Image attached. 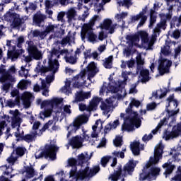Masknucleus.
I'll return each instance as SVG.
<instances>
[{"instance_id": "c9c22d12", "label": "nucleus", "mask_w": 181, "mask_h": 181, "mask_svg": "<svg viewBox=\"0 0 181 181\" xmlns=\"http://www.w3.org/2000/svg\"><path fill=\"white\" fill-rule=\"evenodd\" d=\"M0 73H2V76L0 77L1 83H6V81H8L11 74H9V72H6L4 69H0Z\"/></svg>"}, {"instance_id": "9d476101", "label": "nucleus", "mask_w": 181, "mask_h": 181, "mask_svg": "<svg viewBox=\"0 0 181 181\" xmlns=\"http://www.w3.org/2000/svg\"><path fill=\"white\" fill-rule=\"evenodd\" d=\"M100 28L105 30H109V33L112 35L117 28V23L112 24V20L106 18L103 21V23L100 24Z\"/></svg>"}, {"instance_id": "a211bd4d", "label": "nucleus", "mask_w": 181, "mask_h": 181, "mask_svg": "<svg viewBox=\"0 0 181 181\" xmlns=\"http://www.w3.org/2000/svg\"><path fill=\"white\" fill-rule=\"evenodd\" d=\"M131 151L134 156H139L141 155V151H144V144H141L139 141H134L131 144Z\"/></svg>"}, {"instance_id": "13d9d810", "label": "nucleus", "mask_w": 181, "mask_h": 181, "mask_svg": "<svg viewBox=\"0 0 181 181\" xmlns=\"http://www.w3.org/2000/svg\"><path fill=\"white\" fill-rule=\"evenodd\" d=\"M30 56L31 57H33L34 59H35V60H40V59H42V52H40V51L37 49V52H34Z\"/></svg>"}, {"instance_id": "49530a36", "label": "nucleus", "mask_w": 181, "mask_h": 181, "mask_svg": "<svg viewBox=\"0 0 181 181\" xmlns=\"http://www.w3.org/2000/svg\"><path fill=\"white\" fill-rule=\"evenodd\" d=\"M110 158H111V156H104L101 158L100 163L103 168H105L107 166V163H108V162H110Z\"/></svg>"}, {"instance_id": "69168bd1", "label": "nucleus", "mask_w": 181, "mask_h": 181, "mask_svg": "<svg viewBox=\"0 0 181 181\" xmlns=\"http://www.w3.org/2000/svg\"><path fill=\"white\" fill-rule=\"evenodd\" d=\"M153 138V135H152L151 133H150L148 135V134H144V136L142 137V141L143 142H146V141H151Z\"/></svg>"}, {"instance_id": "412c9836", "label": "nucleus", "mask_w": 181, "mask_h": 181, "mask_svg": "<svg viewBox=\"0 0 181 181\" xmlns=\"http://www.w3.org/2000/svg\"><path fill=\"white\" fill-rule=\"evenodd\" d=\"M146 12H148V6H146L145 8H144L142 9V11H140L139 13L141 15V19H140V21L137 25V28L142 27L143 25H145L146 21H148V16H146V15H145L146 13Z\"/></svg>"}, {"instance_id": "f704fd0d", "label": "nucleus", "mask_w": 181, "mask_h": 181, "mask_svg": "<svg viewBox=\"0 0 181 181\" xmlns=\"http://www.w3.org/2000/svg\"><path fill=\"white\" fill-rule=\"evenodd\" d=\"M112 60H114V57H112V55H110L107 58H105L103 63L104 67L105 69H112Z\"/></svg>"}, {"instance_id": "c85d7f7f", "label": "nucleus", "mask_w": 181, "mask_h": 181, "mask_svg": "<svg viewBox=\"0 0 181 181\" xmlns=\"http://www.w3.org/2000/svg\"><path fill=\"white\" fill-rule=\"evenodd\" d=\"M27 173L28 179H30L35 176L36 171H35V168L33 166L30 165V166H24V171L23 173Z\"/></svg>"}, {"instance_id": "0e129e2a", "label": "nucleus", "mask_w": 181, "mask_h": 181, "mask_svg": "<svg viewBox=\"0 0 181 181\" xmlns=\"http://www.w3.org/2000/svg\"><path fill=\"white\" fill-rule=\"evenodd\" d=\"M157 105L156 103L153 102L151 103H149L147 105V111H152L153 110H155V108H156Z\"/></svg>"}, {"instance_id": "a18cd8bd", "label": "nucleus", "mask_w": 181, "mask_h": 181, "mask_svg": "<svg viewBox=\"0 0 181 181\" xmlns=\"http://www.w3.org/2000/svg\"><path fill=\"white\" fill-rule=\"evenodd\" d=\"M56 28V25H52V23H49L46 28H45V33L47 35L48 33H53L54 32V28Z\"/></svg>"}, {"instance_id": "0eeeda50", "label": "nucleus", "mask_w": 181, "mask_h": 181, "mask_svg": "<svg viewBox=\"0 0 181 181\" xmlns=\"http://www.w3.org/2000/svg\"><path fill=\"white\" fill-rule=\"evenodd\" d=\"M23 53H25V49H16V45H11V49L7 52V59H11L12 62H15Z\"/></svg>"}, {"instance_id": "603ef678", "label": "nucleus", "mask_w": 181, "mask_h": 181, "mask_svg": "<svg viewBox=\"0 0 181 181\" xmlns=\"http://www.w3.org/2000/svg\"><path fill=\"white\" fill-rule=\"evenodd\" d=\"M127 16H128L127 12H122V13H120V14L117 13L115 16V18L117 19V21H119V22H121V21H122V19H125V18H127Z\"/></svg>"}, {"instance_id": "680f3d73", "label": "nucleus", "mask_w": 181, "mask_h": 181, "mask_svg": "<svg viewBox=\"0 0 181 181\" xmlns=\"http://www.w3.org/2000/svg\"><path fill=\"white\" fill-rule=\"evenodd\" d=\"M17 47L22 49L23 43L25 42V37L23 36H20L17 40Z\"/></svg>"}, {"instance_id": "6ab92c4d", "label": "nucleus", "mask_w": 181, "mask_h": 181, "mask_svg": "<svg viewBox=\"0 0 181 181\" xmlns=\"http://www.w3.org/2000/svg\"><path fill=\"white\" fill-rule=\"evenodd\" d=\"M36 136H37V132L35 131L31 134H28L25 136H21V139H17V141H25V142H33L35 139H36Z\"/></svg>"}, {"instance_id": "ea45409f", "label": "nucleus", "mask_w": 181, "mask_h": 181, "mask_svg": "<svg viewBox=\"0 0 181 181\" xmlns=\"http://www.w3.org/2000/svg\"><path fill=\"white\" fill-rule=\"evenodd\" d=\"M170 86V82L168 83V88H164V90H165L164 91L162 89L158 90V91L160 93H161L160 94V95L158 96V98L160 100H162V98H163V97H166L168 93H169L170 91V90L169 89Z\"/></svg>"}, {"instance_id": "1a4fd4ad", "label": "nucleus", "mask_w": 181, "mask_h": 181, "mask_svg": "<svg viewBox=\"0 0 181 181\" xmlns=\"http://www.w3.org/2000/svg\"><path fill=\"white\" fill-rule=\"evenodd\" d=\"M46 19H47V16L39 11L33 15V22L35 26H38V28H43L45 26V21H46Z\"/></svg>"}, {"instance_id": "4d7b16f0", "label": "nucleus", "mask_w": 181, "mask_h": 181, "mask_svg": "<svg viewBox=\"0 0 181 181\" xmlns=\"http://www.w3.org/2000/svg\"><path fill=\"white\" fill-rule=\"evenodd\" d=\"M50 102H51V105H60V103H63V99L55 98L52 100H50Z\"/></svg>"}, {"instance_id": "e433bc0d", "label": "nucleus", "mask_w": 181, "mask_h": 181, "mask_svg": "<svg viewBox=\"0 0 181 181\" xmlns=\"http://www.w3.org/2000/svg\"><path fill=\"white\" fill-rule=\"evenodd\" d=\"M0 73H2V76L0 77L1 83H6V81H8L11 74H9V72H6L4 69H0Z\"/></svg>"}, {"instance_id": "2eb2a0df", "label": "nucleus", "mask_w": 181, "mask_h": 181, "mask_svg": "<svg viewBox=\"0 0 181 181\" xmlns=\"http://www.w3.org/2000/svg\"><path fill=\"white\" fill-rule=\"evenodd\" d=\"M134 129H135V128L131 116L125 117L124 122L122 125V130L127 131V132H131V131H134Z\"/></svg>"}, {"instance_id": "dca6fc26", "label": "nucleus", "mask_w": 181, "mask_h": 181, "mask_svg": "<svg viewBox=\"0 0 181 181\" xmlns=\"http://www.w3.org/2000/svg\"><path fill=\"white\" fill-rule=\"evenodd\" d=\"M87 70H88V78H94L95 77L97 73L100 71V69L97 68V65H95V62H91L87 66Z\"/></svg>"}, {"instance_id": "6e6d98bb", "label": "nucleus", "mask_w": 181, "mask_h": 181, "mask_svg": "<svg viewBox=\"0 0 181 181\" xmlns=\"http://www.w3.org/2000/svg\"><path fill=\"white\" fill-rule=\"evenodd\" d=\"M97 21H101V18L100 17V16L95 15L92 18V19L90 21L89 25L90 26H94V25H95V22H97Z\"/></svg>"}, {"instance_id": "39448f33", "label": "nucleus", "mask_w": 181, "mask_h": 181, "mask_svg": "<svg viewBox=\"0 0 181 181\" xmlns=\"http://www.w3.org/2000/svg\"><path fill=\"white\" fill-rule=\"evenodd\" d=\"M166 101H167L168 104L165 106V111L168 114V116L165 118L168 120V119H169V118H170V117H175V115H176L179 112V110H169V107H170V104H172V103H173L174 110H176V108H177V107L179 105V101L177 100V99L175 98V94H173V93L170 95L167 98Z\"/></svg>"}, {"instance_id": "20e7f679", "label": "nucleus", "mask_w": 181, "mask_h": 181, "mask_svg": "<svg viewBox=\"0 0 181 181\" xmlns=\"http://www.w3.org/2000/svg\"><path fill=\"white\" fill-rule=\"evenodd\" d=\"M58 151L59 147L56 144H45L44 150L38 155H35V158L40 159L44 156L45 159L49 158L51 160H55Z\"/></svg>"}, {"instance_id": "473e14b6", "label": "nucleus", "mask_w": 181, "mask_h": 181, "mask_svg": "<svg viewBox=\"0 0 181 181\" xmlns=\"http://www.w3.org/2000/svg\"><path fill=\"white\" fill-rule=\"evenodd\" d=\"M7 106L9 107V108H13L16 105H21V96L18 95L16 97L14 101L12 100H7Z\"/></svg>"}, {"instance_id": "37998d69", "label": "nucleus", "mask_w": 181, "mask_h": 181, "mask_svg": "<svg viewBox=\"0 0 181 181\" xmlns=\"http://www.w3.org/2000/svg\"><path fill=\"white\" fill-rule=\"evenodd\" d=\"M161 53L164 54V56H169L172 52L170 51V46L164 45L163 48H161Z\"/></svg>"}, {"instance_id": "c03bdc74", "label": "nucleus", "mask_w": 181, "mask_h": 181, "mask_svg": "<svg viewBox=\"0 0 181 181\" xmlns=\"http://www.w3.org/2000/svg\"><path fill=\"white\" fill-rule=\"evenodd\" d=\"M174 153L173 155V161L174 162H180L181 160V153L176 151V150L174 151Z\"/></svg>"}, {"instance_id": "6e6552de", "label": "nucleus", "mask_w": 181, "mask_h": 181, "mask_svg": "<svg viewBox=\"0 0 181 181\" xmlns=\"http://www.w3.org/2000/svg\"><path fill=\"white\" fill-rule=\"evenodd\" d=\"M87 122H88V115H82L76 118L69 127L74 128V131L76 132L78 129H80L82 124H87Z\"/></svg>"}, {"instance_id": "bf43d9fd", "label": "nucleus", "mask_w": 181, "mask_h": 181, "mask_svg": "<svg viewBox=\"0 0 181 181\" xmlns=\"http://www.w3.org/2000/svg\"><path fill=\"white\" fill-rule=\"evenodd\" d=\"M139 19H142V16L139 13L136 16H131L130 22L131 23H134V22L139 21Z\"/></svg>"}, {"instance_id": "09e8293b", "label": "nucleus", "mask_w": 181, "mask_h": 181, "mask_svg": "<svg viewBox=\"0 0 181 181\" xmlns=\"http://www.w3.org/2000/svg\"><path fill=\"white\" fill-rule=\"evenodd\" d=\"M78 107H79V110L84 112V111H87V112H91V110H90L89 106H86V104L84 103H79L78 104Z\"/></svg>"}, {"instance_id": "e2e57ef3", "label": "nucleus", "mask_w": 181, "mask_h": 181, "mask_svg": "<svg viewBox=\"0 0 181 181\" xmlns=\"http://www.w3.org/2000/svg\"><path fill=\"white\" fill-rule=\"evenodd\" d=\"M52 109H46L43 112L40 113V115H43L45 118H47L52 115Z\"/></svg>"}, {"instance_id": "a19ab883", "label": "nucleus", "mask_w": 181, "mask_h": 181, "mask_svg": "<svg viewBox=\"0 0 181 181\" xmlns=\"http://www.w3.org/2000/svg\"><path fill=\"white\" fill-rule=\"evenodd\" d=\"M113 144L116 148L122 146V137L117 136L115 139L113 140Z\"/></svg>"}, {"instance_id": "5701e85b", "label": "nucleus", "mask_w": 181, "mask_h": 181, "mask_svg": "<svg viewBox=\"0 0 181 181\" xmlns=\"http://www.w3.org/2000/svg\"><path fill=\"white\" fill-rule=\"evenodd\" d=\"M148 173L150 176V179H154V180H156V177H158L160 173V168L158 167H151Z\"/></svg>"}, {"instance_id": "7c9ffc66", "label": "nucleus", "mask_w": 181, "mask_h": 181, "mask_svg": "<svg viewBox=\"0 0 181 181\" xmlns=\"http://www.w3.org/2000/svg\"><path fill=\"white\" fill-rule=\"evenodd\" d=\"M163 125H168V119L166 117H164L160 121L157 127L151 131V134H153V135H156V134H158V131H159Z\"/></svg>"}, {"instance_id": "c756f323", "label": "nucleus", "mask_w": 181, "mask_h": 181, "mask_svg": "<svg viewBox=\"0 0 181 181\" xmlns=\"http://www.w3.org/2000/svg\"><path fill=\"white\" fill-rule=\"evenodd\" d=\"M26 43L28 45V52L30 56H31L33 54L35 53V52H37V50H39L37 49V47L35 45L33 41H27Z\"/></svg>"}, {"instance_id": "2f4dec72", "label": "nucleus", "mask_w": 181, "mask_h": 181, "mask_svg": "<svg viewBox=\"0 0 181 181\" xmlns=\"http://www.w3.org/2000/svg\"><path fill=\"white\" fill-rule=\"evenodd\" d=\"M100 101H101V98H98V97H95L91 100V101L88 105L89 110H90V112L93 111L94 108H96V107L98 106Z\"/></svg>"}, {"instance_id": "4c0bfd02", "label": "nucleus", "mask_w": 181, "mask_h": 181, "mask_svg": "<svg viewBox=\"0 0 181 181\" xmlns=\"http://www.w3.org/2000/svg\"><path fill=\"white\" fill-rule=\"evenodd\" d=\"M100 165H95L92 168H89L90 177H93V176H95L98 172H100Z\"/></svg>"}, {"instance_id": "b1692460", "label": "nucleus", "mask_w": 181, "mask_h": 181, "mask_svg": "<svg viewBox=\"0 0 181 181\" xmlns=\"http://www.w3.org/2000/svg\"><path fill=\"white\" fill-rule=\"evenodd\" d=\"M21 100L23 101L24 108H29L30 107V95L29 93H24L21 95Z\"/></svg>"}, {"instance_id": "f257e3e1", "label": "nucleus", "mask_w": 181, "mask_h": 181, "mask_svg": "<svg viewBox=\"0 0 181 181\" xmlns=\"http://www.w3.org/2000/svg\"><path fill=\"white\" fill-rule=\"evenodd\" d=\"M139 163V161L134 160V159L129 160V161L123 166L119 164L114 170V173L110 174L109 180L112 181H118L121 177H127L128 175H132V173L135 171L136 165Z\"/></svg>"}, {"instance_id": "f8f14e48", "label": "nucleus", "mask_w": 181, "mask_h": 181, "mask_svg": "<svg viewBox=\"0 0 181 181\" xmlns=\"http://www.w3.org/2000/svg\"><path fill=\"white\" fill-rule=\"evenodd\" d=\"M163 168L165 169L164 175L168 177V175H172L173 173V170L176 169V165L173 164V160L170 158L163 165Z\"/></svg>"}, {"instance_id": "bb28decb", "label": "nucleus", "mask_w": 181, "mask_h": 181, "mask_svg": "<svg viewBox=\"0 0 181 181\" xmlns=\"http://www.w3.org/2000/svg\"><path fill=\"white\" fill-rule=\"evenodd\" d=\"M136 62L137 64L136 66V74L139 73V71L141 69H142V66L145 64V60L142 59V54H138V55L136 57Z\"/></svg>"}, {"instance_id": "864d4df0", "label": "nucleus", "mask_w": 181, "mask_h": 181, "mask_svg": "<svg viewBox=\"0 0 181 181\" xmlns=\"http://www.w3.org/2000/svg\"><path fill=\"white\" fill-rule=\"evenodd\" d=\"M29 71L25 68V66H22L21 71H19V74L21 77H28V74Z\"/></svg>"}, {"instance_id": "5fc2aeb1", "label": "nucleus", "mask_w": 181, "mask_h": 181, "mask_svg": "<svg viewBox=\"0 0 181 181\" xmlns=\"http://www.w3.org/2000/svg\"><path fill=\"white\" fill-rule=\"evenodd\" d=\"M88 39L89 42H95V40H97V35L94 34L93 32H89L88 33Z\"/></svg>"}, {"instance_id": "052dcab7", "label": "nucleus", "mask_w": 181, "mask_h": 181, "mask_svg": "<svg viewBox=\"0 0 181 181\" xmlns=\"http://www.w3.org/2000/svg\"><path fill=\"white\" fill-rule=\"evenodd\" d=\"M158 71L160 76H163L165 73H169V68L166 66L159 67L158 66Z\"/></svg>"}, {"instance_id": "3c124183", "label": "nucleus", "mask_w": 181, "mask_h": 181, "mask_svg": "<svg viewBox=\"0 0 181 181\" xmlns=\"http://www.w3.org/2000/svg\"><path fill=\"white\" fill-rule=\"evenodd\" d=\"M25 151H26L25 148L17 147L16 148V153L18 156H23L25 155Z\"/></svg>"}, {"instance_id": "a878e982", "label": "nucleus", "mask_w": 181, "mask_h": 181, "mask_svg": "<svg viewBox=\"0 0 181 181\" xmlns=\"http://www.w3.org/2000/svg\"><path fill=\"white\" fill-rule=\"evenodd\" d=\"M126 40L129 41L131 45H136V43H139V35L138 34L127 35Z\"/></svg>"}, {"instance_id": "4468645a", "label": "nucleus", "mask_w": 181, "mask_h": 181, "mask_svg": "<svg viewBox=\"0 0 181 181\" xmlns=\"http://www.w3.org/2000/svg\"><path fill=\"white\" fill-rule=\"evenodd\" d=\"M69 145L73 148V149H80L83 146V141H81V136L76 135L73 136L69 141Z\"/></svg>"}, {"instance_id": "423d86ee", "label": "nucleus", "mask_w": 181, "mask_h": 181, "mask_svg": "<svg viewBox=\"0 0 181 181\" xmlns=\"http://www.w3.org/2000/svg\"><path fill=\"white\" fill-rule=\"evenodd\" d=\"M181 135V122L175 125L172 128V131L166 130L164 132V138L165 141H169V139H173V138H177V136H180Z\"/></svg>"}, {"instance_id": "f3484780", "label": "nucleus", "mask_w": 181, "mask_h": 181, "mask_svg": "<svg viewBox=\"0 0 181 181\" xmlns=\"http://www.w3.org/2000/svg\"><path fill=\"white\" fill-rule=\"evenodd\" d=\"M21 124H22V118L19 117V110L16 109L13 112V117L11 119V127L12 128H16V127H21Z\"/></svg>"}, {"instance_id": "aec40b11", "label": "nucleus", "mask_w": 181, "mask_h": 181, "mask_svg": "<svg viewBox=\"0 0 181 181\" xmlns=\"http://www.w3.org/2000/svg\"><path fill=\"white\" fill-rule=\"evenodd\" d=\"M76 176L81 180H84L87 177H90V167L86 166L83 170H80Z\"/></svg>"}, {"instance_id": "4be33fe9", "label": "nucleus", "mask_w": 181, "mask_h": 181, "mask_svg": "<svg viewBox=\"0 0 181 181\" xmlns=\"http://www.w3.org/2000/svg\"><path fill=\"white\" fill-rule=\"evenodd\" d=\"M91 156H93V153L90 155V156L86 157L84 156V153H81V154L78 155V166H83L86 162L90 160L91 159Z\"/></svg>"}, {"instance_id": "9b49d317", "label": "nucleus", "mask_w": 181, "mask_h": 181, "mask_svg": "<svg viewBox=\"0 0 181 181\" xmlns=\"http://www.w3.org/2000/svg\"><path fill=\"white\" fill-rule=\"evenodd\" d=\"M91 97V93L83 92V90L77 91L75 93V99L72 101L73 104H78L85 100H88Z\"/></svg>"}, {"instance_id": "de8ad7c7", "label": "nucleus", "mask_w": 181, "mask_h": 181, "mask_svg": "<svg viewBox=\"0 0 181 181\" xmlns=\"http://www.w3.org/2000/svg\"><path fill=\"white\" fill-rule=\"evenodd\" d=\"M132 121L133 122L134 127L139 128L141 127V119L139 117H132Z\"/></svg>"}, {"instance_id": "79ce46f5", "label": "nucleus", "mask_w": 181, "mask_h": 181, "mask_svg": "<svg viewBox=\"0 0 181 181\" xmlns=\"http://www.w3.org/2000/svg\"><path fill=\"white\" fill-rule=\"evenodd\" d=\"M64 59L66 60V62L69 63L70 64H76V63H77V59L76 58V57H67V55H66L64 57Z\"/></svg>"}, {"instance_id": "58836bf2", "label": "nucleus", "mask_w": 181, "mask_h": 181, "mask_svg": "<svg viewBox=\"0 0 181 181\" xmlns=\"http://www.w3.org/2000/svg\"><path fill=\"white\" fill-rule=\"evenodd\" d=\"M76 10H74V8L69 10L67 12L68 22H71V21H73V19L76 18Z\"/></svg>"}, {"instance_id": "8fccbe9b", "label": "nucleus", "mask_w": 181, "mask_h": 181, "mask_svg": "<svg viewBox=\"0 0 181 181\" xmlns=\"http://www.w3.org/2000/svg\"><path fill=\"white\" fill-rule=\"evenodd\" d=\"M64 16H66V13L64 11L58 13L57 17L58 22H62V23H64V22H66V21H64Z\"/></svg>"}, {"instance_id": "f03ea898", "label": "nucleus", "mask_w": 181, "mask_h": 181, "mask_svg": "<svg viewBox=\"0 0 181 181\" xmlns=\"http://www.w3.org/2000/svg\"><path fill=\"white\" fill-rule=\"evenodd\" d=\"M58 59H60V50L54 47L49 51V54L48 55V66L38 65L39 68L36 67V69L41 74H45L49 71L56 73L59 66H60Z\"/></svg>"}, {"instance_id": "ddd939ff", "label": "nucleus", "mask_w": 181, "mask_h": 181, "mask_svg": "<svg viewBox=\"0 0 181 181\" xmlns=\"http://www.w3.org/2000/svg\"><path fill=\"white\" fill-rule=\"evenodd\" d=\"M10 18H12V26L15 29H19L23 24V20L16 13H9Z\"/></svg>"}, {"instance_id": "338daca9", "label": "nucleus", "mask_w": 181, "mask_h": 181, "mask_svg": "<svg viewBox=\"0 0 181 181\" xmlns=\"http://www.w3.org/2000/svg\"><path fill=\"white\" fill-rule=\"evenodd\" d=\"M45 5L46 9H50V8H53V1L50 0H45Z\"/></svg>"}, {"instance_id": "72a5a7b5", "label": "nucleus", "mask_w": 181, "mask_h": 181, "mask_svg": "<svg viewBox=\"0 0 181 181\" xmlns=\"http://www.w3.org/2000/svg\"><path fill=\"white\" fill-rule=\"evenodd\" d=\"M137 34L139 38H141L142 43H148L149 42V37L146 31H139Z\"/></svg>"}, {"instance_id": "cd10ccee", "label": "nucleus", "mask_w": 181, "mask_h": 181, "mask_svg": "<svg viewBox=\"0 0 181 181\" xmlns=\"http://www.w3.org/2000/svg\"><path fill=\"white\" fill-rule=\"evenodd\" d=\"M139 71L140 76L142 77L141 83H148V81L151 80V78L149 77V70L141 69Z\"/></svg>"}, {"instance_id": "774afa93", "label": "nucleus", "mask_w": 181, "mask_h": 181, "mask_svg": "<svg viewBox=\"0 0 181 181\" xmlns=\"http://www.w3.org/2000/svg\"><path fill=\"white\" fill-rule=\"evenodd\" d=\"M156 22V16H150L149 28L153 26V24Z\"/></svg>"}, {"instance_id": "7ed1b4c3", "label": "nucleus", "mask_w": 181, "mask_h": 181, "mask_svg": "<svg viewBox=\"0 0 181 181\" xmlns=\"http://www.w3.org/2000/svg\"><path fill=\"white\" fill-rule=\"evenodd\" d=\"M163 149H165V146L163 144H160L154 150V156H151L148 162L145 165L143 169V173L139 175V180L144 181L146 180V179L151 180V177L149 176L148 173L146 172V169H149V168H152V166H155L159 163V160L162 158V155H163Z\"/></svg>"}, {"instance_id": "393cba45", "label": "nucleus", "mask_w": 181, "mask_h": 181, "mask_svg": "<svg viewBox=\"0 0 181 181\" xmlns=\"http://www.w3.org/2000/svg\"><path fill=\"white\" fill-rule=\"evenodd\" d=\"M68 165L73 169L71 170V173H76L77 172V166H78V161L74 158H71L68 160Z\"/></svg>"}]
</instances>
